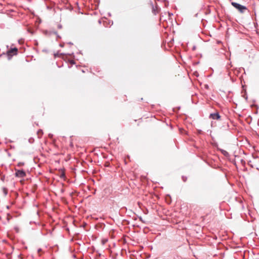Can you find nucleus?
<instances>
[{
    "mask_svg": "<svg viewBox=\"0 0 259 259\" xmlns=\"http://www.w3.org/2000/svg\"><path fill=\"white\" fill-rule=\"evenodd\" d=\"M23 164V163H19L18 164L19 165H22Z\"/></svg>",
    "mask_w": 259,
    "mask_h": 259,
    "instance_id": "obj_8",
    "label": "nucleus"
},
{
    "mask_svg": "<svg viewBox=\"0 0 259 259\" xmlns=\"http://www.w3.org/2000/svg\"><path fill=\"white\" fill-rule=\"evenodd\" d=\"M37 134L38 135V136H41L42 134V130H39L38 132H37Z\"/></svg>",
    "mask_w": 259,
    "mask_h": 259,
    "instance_id": "obj_5",
    "label": "nucleus"
},
{
    "mask_svg": "<svg viewBox=\"0 0 259 259\" xmlns=\"http://www.w3.org/2000/svg\"><path fill=\"white\" fill-rule=\"evenodd\" d=\"M18 49L16 48H14L10 49L7 52V55L9 57H11L12 56L16 55L17 54Z\"/></svg>",
    "mask_w": 259,
    "mask_h": 259,
    "instance_id": "obj_2",
    "label": "nucleus"
},
{
    "mask_svg": "<svg viewBox=\"0 0 259 259\" xmlns=\"http://www.w3.org/2000/svg\"><path fill=\"white\" fill-rule=\"evenodd\" d=\"M41 251V249H39L38 250V252H39V251Z\"/></svg>",
    "mask_w": 259,
    "mask_h": 259,
    "instance_id": "obj_10",
    "label": "nucleus"
},
{
    "mask_svg": "<svg viewBox=\"0 0 259 259\" xmlns=\"http://www.w3.org/2000/svg\"><path fill=\"white\" fill-rule=\"evenodd\" d=\"M152 6H153L152 5ZM152 9H153V13H154V14H155L156 13L155 12V9L153 8V7H152Z\"/></svg>",
    "mask_w": 259,
    "mask_h": 259,
    "instance_id": "obj_7",
    "label": "nucleus"
},
{
    "mask_svg": "<svg viewBox=\"0 0 259 259\" xmlns=\"http://www.w3.org/2000/svg\"><path fill=\"white\" fill-rule=\"evenodd\" d=\"M60 46H61V47H63V45L61 44V45H60Z\"/></svg>",
    "mask_w": 259,
    "mask_h": 259,
    "instance_id": "obj_11",
    "label": "nucleus"
},
{
    "mask_svg": "<svg viewBox=\"0 0 259 259\" xmlns=\"http://www.w3.org/2000/svg\"><path fill=\"white\" fill-rule=\"evenodd\" d=\"M243 114H239V117H242Z\"/></svg>",
    "mask_w": 259,
    "mask_h": 259,
    "instance_id": "obj_9",
    "label": "nucleus"
},
{
    "mask_svg": "<svg viewBox=\"0 0 259 259\" xmlns=\"http://www.w3.org/2000/svg\"><path fill=\"white\" fill-rule=\"evenodd\" d=\"M25 175V172L23 170H17L15 173V176L19 178H24Z\"/></svg>",
    "mask_w": 259,
    "mask_h": 259,
    "instance_id": "obj_3",
    "label": "nucleus"
},
{
    "mask_svg": "<svg viewBox=\"0 0 259 259\" xmlns=\"http://www.w3.org/2000/svg\"><path fill=\"white\" fill-rule=\"evenodd\" d=\"M220 118V114H210L209 118L219 119Z\"/></svg>",
    "mask_w": 259,
    "mask_h": 259,
    "instance_id": "obj_4",
    "label": "nucleus"
},
{
    "mask_svg": "<svg viewBox=\"0 0 259 259\" xmlns=\"http://www.w3.org/2000/svg\"><path fill=\"white\" fill-rule=\"evenodd\" d=\"M231 5L241 13H243L247 9L245 6H242L235 2H232Z\"/></svg>",
    "mask_w": 259,
    "mask_h": 259,
    "instance_id": "obj_1",
    "label": "nucleus"
},
{
    "mask_svg": "<svg viewBox=\"0 0 259 259\" xmlns=\"http://www.w3.org/2000/svg\"><path fill=\"white\" fill-rule=\"evenodd\" d=\"M70 64H74V63H74V61L73 60H70Z\"/></svg>",
    "mask_w": 259,
    "mask_h": 259,
    "instance_id": "obj_6",
    "label": "nucleus"
}]
</instances>
